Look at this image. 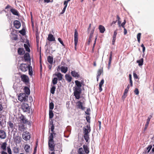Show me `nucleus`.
<instances>
[{"instance_id":"obj_1","label":"nucleus","mask_w":154,"mask_h":154,"mask_svg":"<svg viewBox=\"0 0 154 154\" xmlns=\"http://www.w3.org/2000/svg\"><path fill=\"white\" fill-rule=\"evenodd\" d=\"M49 128L51 129L52 133L51 134V135L49 137V141L48 143V147L49 149L51 151H54V147H55V144H54V141L53 140L54 136L53 134H55L54 133V125H49Z\"/></svg>"},{"instance_id":"obj_2","label":"nucleus","mask_w":154,"mask_h":154,"mask_svg":"<svg viewBox=\"0 0 154 154\" xmlns=\"http://www.w3.org/2000/svg\"><path fill=\"white\" fill-rule=\"evenodd\" d=\"M76 87L74 88V95L77 99H79L81 97L80 95L81 93V87L82 83L78 80H75V81Z\"/></svg>"},{"instance_id":"obj_3","label":"nucleus","mask_w":154,"mask_h":154,"mask_svg":"<svg viewBox=\"0 0 154 154\" xmlns=\"http://www.w3.org/2000/svg\"><path fill=\"white\" fill-rule=\"evenodd\" d=\"M83 137L86 142H88L89 139V133L91 131V129L90 125H87L86 127L83 128Z\"/></svg>"},{"instance_id":"obj_4","label":"nucleus","mask_w":154,"mask_h":154,"mask_svg":"<svg viewBox=\"0 0 154 154\" xmlns=\"http://www.w3.org/2000/svg\"><path fill=\"white\" fill-rule=\"evenodd\" d=\"M28 96L25 93H21L18 97V99L21 102L26 101L27 100Z\"/></svg>"},{"instance_id":"obj_5","label":"nucleus","mask_w":154,"mask_h":154,"mask_svg":"<svg viewBox=\"0 0 154 154\" xmlns=\"http://www.w3.org/2000/svg\"><path fill=\"white\" fill-rule=\"evenodd\" d=\"M30 66L29 65L22 63L19 66V69L22 72H25L27 70Z\"/></svg>"},{"instance_id":"obj_6","label":"nucleus","mask_w":154,"mask_h":154,"mask_svg":"<svg viewBox=\"0 0 154 154\" xmlns=\"http://www.w3.org/2000/svg\"><path fill=\"white\" fill-rule=\"evenodd\" d=\"M21 108L24 112H27L30 111V108L27 103H22Z\"/></svg>"},{"instance_id":"obj_7","label":"nucleus","mask_w":154,"mask_h":154,"mask_svg":"<svg viewBox=\"0 0 154 154\" xmlns=\"http://www.w3.org/2000/svg\"><path fill=\"white\" fill-rule=\"evenodd\" d=\"M20 78L22 81L26 84L29 82V79L28 77L26 75L23 74L21 75Z\"/></svg>"},{"instance_id":"obj_8","label":"nucleus","mask_w":154,"mask_h":154,"mask_svg":"<svg viewBox=\"0 0 154 154\" xmlns=\"http://www.w3.org/2000/svg\"><path fill=\"white\" fill-rule=\"evenodd\" d=\"M74 38L75 46V48H76V46L78 42V35L77 30L76 29H75V30Z\"/></svg>"},{"instance_id":"obj_9","label":"nucleus","mask_w":154,"mask_h":154,"mask_svg":"<svg viewBox=\"0 0 154 154\" xmlns=\"http://www.w3.org/2000/svg\"><path fill=\"white\" fill-rule=\"evenodd\" d=\"M22 138L26 141L29 140L30 138L29 133L27 131L23 132L22 134Z\"/></svg>"},{"instance_id":"obj_10","label":"nucleus","mask_w":154,"mask_h":154,"mask_svg":"<svg viewBox=\"0 0 154 154\" xmlns=\"http://www.w3.org/2000/svg\"><path fill=\"white\" fill-rule=\"evenodd\" d=\"M19 119L20 121L21 122L24 124L28 123L29 122L28 120L23 115H21L19 117Z\"/></svg>"},{"instance_id":"obj_11","label":"nucleus","mask_w":154,"mask_h":154,"mask_svg":"<svg viewBox=\"0 0 154 154\" xmlns=\"http://www.w3.org/2000/svg\"><path fill=\"white\" fill-rule=\"evenodd\" d=\"M71 74L73 77L76 78V79L79 78L80 77L79 72H76L75 70L72 71Z\"/></svg>"},{"instance_id":"obj_12","label":"nucleus","mask_w":154,"mask_h":154,"mask_svg":"<svg viewBox=\"0 0 154 154\" xmlns=\"http://www.w3.org/2000/svg\"><path fill=\"white\" fill-rule=\"evenodd\" d=\"M23 58L25 61H30L31 59L29 53H25L23 56Z\"/></svg>"},{"instance_id":"obj_13","label":"nucleus","mask_w":154,"mask_h":154,"mask_svg":"<svg viewBox=\"0 0 154 154\" xmlns=\"http://www.w3.org/2000/svg\"><path fill=\"white\" fill-rule=\"evenodd\" d=\"M6 132L4 130H0V138L2 139H5L6 137Z\"/></svg>"},{"instance_id":"obj_14","label":"nucleus","mask_w":154,"mask_h":154,"mask_svg":"<svg viewBox=\"0 0 154 154\" xmlns=\"http://www.w3.org/2000/svg\"><path fill=\"white\" fill-rule=\"evenodd\" d=\"M14 24L15 28L17 29L19 28L21 26V23L18 20L14 21Z\"/></svg>"},{"instance_id":"obj_15","label":"nucleus","mask_w":154,"mask_h":154,"mask_svg":"<svg viewBox=\"0 0 154 154\" xmlns=\"http://www.w3.org/2000/svg\"><path fill=\"white\" fill-rule=\"evenodd\" d=\"M54 75H55L56 76H57L58 80L60 81L61 80L63 79V75L60 72L55 73L54 74Z\"/></svg>"},{"instance_id":"obj_16","label":"nucleus","mask_w":154,"mask_h":154,"mask_svg":"<svg viewBox=\"0 0 154 154\" xmlns=\"http://www.w3.org/2000/svg\"><path fill=\"white\" fill-rule=\"evenodd\" d=\"M77 106L79 109H81L82 110L85 109V107L83 106L82 103L80 101H78L77 103Z\"/></svg>"},{"instance_id":"obj_17","label":"nucleus","mask_w":154,"mask_h":154,"mask_svg":"<svg viewBox=\"0 0 154 154\" xmlns=\"http://www.w3.org/2000/svg\"><path fill=\"white\" fill-rule=\"evenodd\" d=\"M152 116L151 115H150L149 117H148V118L146 122L145 125V128H144V131H146V130L147 128L148 125H149V123L150 121V120L151 118H152Z\"/></svg>"},{"instance_id":"obj_18","label":"nucleus","mask_w":154,"mask_h":154,"mask_svg":"<svg viewBox=\"0 0 154 154\" xmlns=\"http://www.w3.org/2000/svg\"><path fill=\"white\" fill-rule=\"evenodd\" d=\"M10 11L13 14L15 15L18 16L19 12L16 9L11 8L10 9Z\"/></svg>"},{"instance_id":"obj_19","label":"nucleus","mask_w":154,"mask_h":154,"mask_svg":"<svg viewBox=\"0 0 154 154\" xmlns=\"http://www.w3.org/2000/svg\"><path fill=\"white\" fill-rule=\"evenodd\" d=\"M17 52L19 55H22L25 53V51L23 48H18Z\"/></svg>"},{"instance_id":"obj_20","label":"nucleus","mask_w":154,"mask_h":154,"mask_svg":"<svg viewBox=\"0 0 154 154\" xmlns=\"http://www.w3.org/2000/svg\"><path fill=\"white\" fill-rule=\"evenodd\" d=\"M83 148L84 149V151L86 154H88L89 152V149L88 146L85 145H83Z\"/></svg>"},{"instance_id":"obj_21","label":"nucleus","mask_w":154,"mask_h":154,"mask_svg":"<svg viewBox=\"0 0 154 154\" xmlns=\"http://www.w3.org/2000/svg\"><path fill=\"white\" fill-rule=\"evenodd\" d=\"M14 139L15 141L20 143L21 141V138L19 135L14 137Z\"/></svg>"},{"instance_id":"obj_22","label":"nucleus","mask_w":154,"mask_h":154,"mask_svg":"<svg viewBox=\"0 0 154 154\" xmlns=\"http://www.w3.org/2000/svg\"><path fill=\"white\" fill-rule=\"evenodd\" d=\"M48 40L50 42L53 41H55V38L53 35L50 34L48 35Z\"/></svg>"},{"instance_id":"obj_23","label":"nucleus","mask_w":154,"mask_h":154,"mask_svg":"<svg viewBox=\"0 0 154 154\" xmlns=\"http://www.w3.org/2000/svg\"><path fill=\"white\" fill-rule=\"evenodd\" d=\"M24 92L25 93V94L27 95H29L30 94V90L29 88L28 87H25L23 89Z\"/></svg>"},{"instance_id":"obj_24","label":"nucleus","mask_w":154,"mask_h":154,"mask_svg":"<svg viewBox=\"0 0 154 154\" xmlns=\"http://www.w3.org/2000/svg\"><path fill=\"white\" fill-rule=\"evenodd\" d=\"M65 78L66 79L68 82H70L72 81V78L69 75L67 74H66L65 75Z\"/></svg>"},{"instance_id":"obj_25","label":"nucleus","mask_w":154,"mask_h":154,"mask_svg":"<svg viewBox=\"0 0 154 154\" xmlns=\"http://www.w3.org/2000/svg\"><path fill=\"white\" fill-rule=\"evenodd\" d=\"M112 51H111L110 52V55H109V59L108 64V68L109 69L110 66L111 61L112 60Z\"/></svg>"},{"instance_id":"obj_26","label":"nucleus","mask_w":154,"mask_h":154,"mask_svg":"<svg viewBox=\"0 0 154 154\" xmlns=\"http://www.w3.org/2000/svg\"><path fill=\"white\" fill-rule=\"evenodd\" d=\"M61 72L63 73H66L68 71V68L66 66H62L60 67Z\"/></svg>"},{"instance_id":"obj_27","label":"nucleus","mask_w":154,"mask_h":154,"mask_svg":"<svg viewBox=\"0 0 154 154\" xmlns=\"http://www.w3.org/2000/svg\"><path fill=\"white\" fill-rule=\"evenodd\" d=\"M47 61L50 64H52L53 61V57L50 56L47 57Z\"/></svg>"},{"instance_id":"obj_28","label":"nucleus","mask_w":154,"mask_h":154,"mask_svg":"<svg viewBox=\"0 0 154 154\" xmlns=\"http://www.w3.org/2000/svg\"><path fill=\"white\" fill-rule=\"evenodd\" d=\"M99 29L100 30V32L101 33H103L105 30L104 27L101 25L99 26Z\"/></svg>"},{"instance_id":"obj_29","label":"nucleus","mask_w":154,"mask_h":154,"mask_svg":"<svg viewBox=\"0 0 154 154\" xmlns=\"http://www.w3.org/2000/svg\"><path fill=\"white\" fill-rule=\"evenodd\" d=\"M137 62L138 63L139 66H142L143 63V59L142 58L140 60H137Z\"/></svg>"},{"instance_id":"obj_30","label":"nucleus","mask_w":154,"mask_h":154,"mask_svg":"<svg viewBox=\"0 0 154 154\" xmlns=\"http://www.w3.org/2000/svg\"><path fill=\"white\" fill-rule=\"evenodd\" d=\"M25 129L24 126L23 125L20 124L19 125V130L21 131H24Z\"/></svg>"},{"instance_id":"obj_31","label":"nucleus","mask_w":154,"mask_h":154,"mask_svg":"<svg viewBox=\"0 0 154 154\" xmlns=\"http://www.w3.org/2000/svg\"><path fill=\"white\" fill-rule=\"evenodd\" d=\"M58 79L57 78L55 77L52 80V84H53L54 85H56Z\"/></svg>"},{"instance_id":"obj_32","label":"nucleus","mask_w":154,"mask_h":154,"mask_svg":"<svg viewBox=\"0 0 154 154\" xmlns=\"http://www.w3.org/2000/svg\"><path fill=\"white\" fill-rule=\"evenodd\" d=\"M30 148V146L28 144H26L24 147V149L26 152H29V149Z\"/></svg>"},{"instance_id":"obj_33","label":"nucleus","mask_w":154,"mask_h":154,"mask_svg":"<svg viewBox=\"0 0 154 154\" xmlns=\"http://www.w3.org/2000/svg\"><path fill=\"white\" fill-rule=\"evenodd\" d=\"M28 69L29 70V75L31 76H32L33 75V71L32 66H30Z\"/></svg>"},{"instance_id":"obj_34","label":"nucleus","mask_w":154,"mask_h":154,"mask_svg":"<svg viewBox=\"0 0 154 154\" xmlns=\"http://www.w3.org/2000/svg\"><path fill=\"white\" fill-rule=\"evenodd\" d=\"M8 124L9 127L12 129H13L14 128V126L13 123L11 121H9L8 122Z\"/></svg>"},{"instance_id":"obj_35","label":"nucleus","mask_w":154,"mask_h":154,"mask_svg":"<svg viewBox=\"0 0 154 154\" xmlns=\"http://www.w3.org/2000/svg\"><path fill=\"white\" fill-rule=\"evenodd\" d=\"M78 153L79 154H85L84 151L82 147L79 149Z\"/></svg>"},{"instance_id":"obj_36","label":"nucleus","mask_w":154,"mask_h":154,"mask_svg":"<svg viewBox=\"0 0 154 154\" xmlns=\"http://www.w3.org/2000/svg\"><path fill=\"white\" fill-rule=\"evenodd\" d=\"M24 46L26 49V51L29 52H30V50L28 45H27V44H24Z\"/></svg>"},{"instance_id":"obj_37","label":"nucleus","mask_w":154,"mask_h":154,"mask_svg":"<svg viewBox=\"0 0 154 154\" xmlns=\"http://www.w3.org/2000/svg\"><path fill=\"white\" fill-rule=\"evenodd\" d=\"M7 143L6 142H4L1 145V148L4 150H6Z\"/></svg>"},{"instance_id":"obj_38","label":"nucleus","mask_w":154,"mask_h":154,"mask_svg":"<svg viewBox=\"0 0 154 154\" xmlns=\"http://www.w3.org/2000/svg\"><path fill=\"white\" fill-rule=\"evenodd\" d=\"M55 89L56 87L54 85L51 88L50 92L52 94H54L55 93Z\"/></svg>"},{"instance_id":"obj_39","label":"nucleus","mask_w":154,"mask_h":154,"mask_svg":"<svg viewBox=\"0 0 154 154\" xmlns=\"http://www.w3.org/2000/svg\"><path fill=\"white\" fill-rule=\"evenodd\" d=\"M54 116V113L52 110H49V118L50 119H52Z\"/></svg>"},{"instance_id":"obj_40","label":"nucleus","mask_w":154,"mask_h":154,"mask_svg":"<svg viewBox=\"0 0 154 154\" xmlns=\"http://www.w3.org/2000/svg\"><path fill=\"white\" fill-rule=\"evenodd\" d=\"M103 72V69H99L97 71V76H100L101 75V74Z\"/></svg>"},{"instance_id":"obj_41","label":"nucleus","mask_w":154,"mask_h":154,"mask_svg":"<svg viewBox=\"0 0 154 154\" xmlns=\"http://www.w3.org/2000/svg\"><path fill=\"white\" fill-rule=\"evenodd\" d=\"M54 107V104L53 103L51 102L49 103V110H52Z\"/></svg>"},{"instance_id":"obj_42","label":"nucleus","mask_w":154,"mask_h":154,"mask_svg":"<svg viewBox=\"0 0 154 154\" xmlns=\"http://www.w3.org/2000/svg\"><path fill=\"white\" fill-rule=\"evenodd\" d=\"M13 150L14 153H17L19 151V149L18 148L15 147L13 149Z\"/></svg>"},{"instance_id":"obj_43","label":"nucleus","mask_w":154,"mask_h":154,"mask_svg":"<svg viewBox=\"0 0 154 154\" xmlns=\"http://www.w3.org/2000/svg\"><path fill=\"white\" fill-rule=\"evenodd\" d=\"M141 33H138L137 35V41L139 43L140 42V38L141 37Z\"/></svg>"},{"instance_id":"obj_44","label":"nucleus","mask_w":154,"mask_h":154,"mask_svg":"<svg viewBox=\"0 0 154 154\" xmlns=\"http://www.w3.org/2000/svg\"><path fill=\"white\" fill-rule=\"evenodd\" d=\"M129 88L130 87H129V85H128L127 88H126V89L125 90L124 94V95H126L127 94V93L128 92V91L129 89Z\"/></svg>"},{"instance_id":"obj_45","label":"nucleus","mask_w":154,"mask_h":154,"mask_svg":"<svg viewBox=\"0 0 154 154\" xmlns=\"http://www.w3.org/2000/svg\"><path fill=\"white\" fill-rule=\"evenodd\" d=\"M7 152L9 154H12L11 150L9 146L7 147Z\"/></svg>"},{"instance_id":"obj_46","label":"nucleus","mask_w":154,"mask_h":154,"mask_svg":"<svg viewBox=\"0 0 154 154\" xmlns=\"http://www.w3.org/2000/svg\"><path fill=\"white\" fill-rule=\"evenodd\" d=\"M152 147V146L151 145H149L148 147L147 148V149L148 150L147 152H149L150 150L151 149Z\"/></svg>"},{"instance_id":"obj_47","label":"nucleus","mask_w":154,"mask_h":154,"mask_svg":"<svg viewBox=\"0 0 154 154\" xmlns=\"http://www.w3.org/2000/svg\"><path fill=\"white\" fill-rule=\"evenodd\" d=\"M91 110L89 108H88L86 111H85V112L86 114L88 115H90V113L89 112H90Z\"/></svg>"},{"instance_id":"obj_48","label":"nucleus","mask_w":154,"mask_h":154,"mask_svg":"<svg viewBox=\"0 0 154 154\" xmlns=\"http://www.w3.org/2000/svg\"><path fill=\"white\" fill-rule=\"evenodd\" d=\"M93 36H91V35H90L89 38L88 39V45H89L90 42H91L92 40V38Z\"/></svg>"},{"instance_id":"obj_49","label":"nucleus","mask_w":154,"mask_h":154,"mask_svg":"<svg viewBox=\"0 0 154 154\" xmlns=\"http://www.w3.org/2000/svg\"><path fill=\"white\" fill-rule=\"evenodd\" d=\"M19 32L22 35H25V32L24 30L23 29L21 30H20L19 31Z\"/></svg>"},{"instance_id":"obj_50","label":"nucleus","mask_w":154,"mask_h":154,"mask_svg":"<svg viewBox=\"0 0 154 154\" xmlns=\"http://www.w3.org/2000/svg\"><path fill=\"white\" fill-rule=\"evenodd\" d=\"M86 119L87 122L90 123V117L89 116H87Z\"/></svg>"},{"instance_id":"obj_51","label":"nucleus","mask_w":154,"mask_h":154,"mask_svg":"<svg viewBox=\"0 0 154 154\" xmlns=\"http://www.w3.org/2000/svg\"><path fill=\"white\" fill-rule=\"evenodd\" d=\"M58 40L63 46H64V43H63V41L60 38H58Z\"/></svg>"},{"instance_id":"obj_52","label":"nucleus","mask_w":154,"mask_h":154,"mask_svg":"<svg viewBox=\"0 0 154 154\" xmlns=\"http://www.w3.org/2000/svg\"><path fill=\"white\" fill-rule=\"evenodd\" d=\"M134 92L136 95H138L139 94V91L138 89L136 88L134 91Z\"/></svg>"},{"instance_id":"obj_53","label":"nucleus","mask_w":154,"mask_h":154,"mask_svg":"<svg viewBox=\"0 0 154 154\" xmlns=\"http://www.w3.org/2000/svg\"><path fill=\"white\" fill-rule=\"evenodd\" d=\"M126 23V21L125 20H124V21L121 24V26L123 28H125V24Z\"/></svg>"},{"instance_id":"obj_54","label":"nucleus","mask_w":154,"mask_h":154,"mask_svg":"<svg viewBox=\"0 0 154 154\" xmlns=\"http://www.w3.org/2000/svg\"><path fill=\"white\" fill-rule=\"evenodd\" d=\"M104 82V80L103 79H102L100 82L99 86H102Z\"/></svg>"},{"instance_id":"obj_55","label":"nucleus","mask_w":154,"mask_h":154,"mask_svg":"<svg viewBox=\"0 0 154 154\" xmlns=\"http://www.w3.org/2000/svg\"><path fill=\"white\" fill-rule=\"evenodd\" d=\"M44 2L48 3L50 2H53V0H44Z\"/></svg>"},{"instance_id":"obj_56","label":"nucleus","mask_w":154,"mask_h":154,"mask_svg":"<svg viewBox=\"0 0 154 154\" xmlns=\"http://www.w3.org/2000/svg\"><path fill=\"white\" fill-rule=\"evenodd\" d=\"M133 76L134 78L135 79H138V76L137 75V74L135 72L133 73Z\"/></svg>"},{"instance_id":"obj_57","label":"nucleus","mask_w":154,"mask_h":154,"mask_svg":"<svg viewBox=\"0 0 154 154\" xmlns=\"http://www.w3.org/2000/svg\"><path fill=\"white\" fill-rule=\"evenodd\" d=\"M141 47L143 48V52H144L145 51V48L144 46V45L143 44H142L141 45Z\"/></svg>"},{"instance_id":"obj_58","label":"nucleus","mask_w":154,"mask_h":154,"mask_svg":"<svg viewBox=\"0 0 154 154\" xmlns=\"http://www.w3.org/2000/svg\"><path fill=\"white\" fill-rule=\"evenodd\" d=\"M52 67V64H49L48 66V68L50 70H51Z\"/></svg>"},{"instance_id":"obj_59","label":"nucleus","mask_w":154,"mask_h":154,"mask_svg":"<svg viewBox=\"0 0 154 154\" xmlns=\"http://www.w3.org/2000/svg\"><path fill=\"white\" fill-rule=\"evenodd\" d=\"M124 33L125 35L127 34V30L126 28H124Z\"/></svg>"},{"instance_id":"obj_60","label":"nucleus","mask_w":154,"mask_h":154,"mask_svg":"<svg viewBox=\"0 0 154 154\" xmlns=\"http://www.w3.org/2000/svg\"><path fill=\"white\" fill-rule=\"evenodd\" d=\"M68 2L66 1H65L64 2V5H65L64 6L67 7Z\"/></svg>"},{"instance_id":"obj_61","label":"nucleus","mask_w":154,"mask_h":154,"mask_svg":"<svg viewBox=\"0 0 154 154\" xmlns=\"http://www.w3.org/2000/svg\"><path fill=\"white\" fill-rule=\"evenodd\" d=\"M66 8V6H64L61 12V14H63L65 12Z\"/></svg>"},{"instance_id":"obj_62","label":"nucleus","mask_w":154,"mask_h":154,"mask_svg":"<svg viewBox=\"0 0 154 154\" xmlns=\"http://www.w3.org/2000/svg\"><path fill=\"white\" fill-rule=\"evenodd\" d=\"M116 40V38H113L112 40V45H114L115 44V42Z\"/></svg>"},{"instance_id":"obj_63","label":"nucleus","mask_w":154,"mask_h":154,"mask_svg":"<svg viewBox=\"0 0 154 154\" xmlns=\"http://www.w3.org/2000/svg\"><path fill=\"white\" fill-rule=\"evenodd\" d=\"M94 29L92 30V31H91V32L90 35H91V36H93V33L94 32Z\"/></svg>"},{"instance_id":"obj_64","label":"nucleus","mask_w":154,"mask_h":154,"mask_svg":"<svg viewBox=\"0 0 154 154\" xmlns=\"http://www.w3.org/2000/svg\"><path fill=\"white\" fill-rule=\"evenodd\" d=\"M54 125L53 124V120L51 119V121L50 122V125Z\"/></svg>"}]
</instances>
